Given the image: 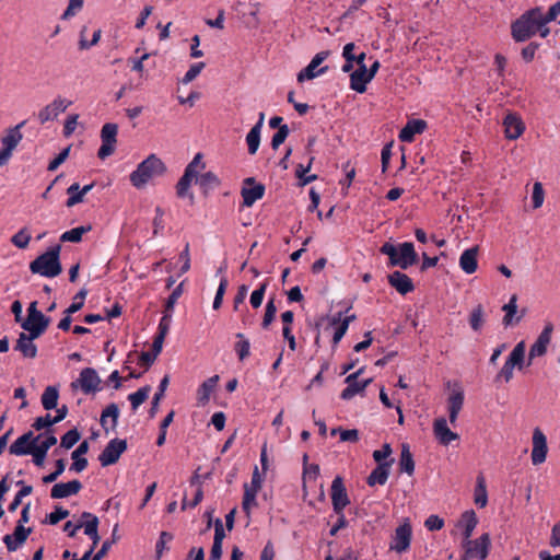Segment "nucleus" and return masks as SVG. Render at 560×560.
<instances>
[{"label":"nucleus","mask_w":560,"mask_h":560,"mask_svg":"<svg viewBox=\"0 0 560 560\" xmlns=\"http://www.w3.org/2000/svg\"><path fill=\"white\" fill-rule=\"evenodd\" d=\"M194 180L192 177L183 174L176 185V195L178 198H188L191 202L194 201V195L190 191V186Z\"/></svg>","instance_id":"nucleus-40"},{"label":"nucleus","mask_w":560,"mask_h":560,"mask_svg":"<svg viewBox=\"0 0 560 560\" xmlns=\"http://www.w3.org/2000/svg\"><path fill=\"white\" fill-rule=\"evenodd\" d=\"M381 253L389 257L392 266H398L401 269H407L415 265L418 258L413 244L410 242L401 243L398 247L390 243H385L381 247Z\"/></svg>","instance_id":"nucleus-4"},{"label":"nucleus","mask_w":560,"mask_h":560,"mask_svg":"<svg viewBox=\"0 0 560 560\" xmlns=\"http://www.w3.org/2000/svg\"><path fill=\"white\" fill-rule=\"evenodd\" d=\"M290 129L288 125H282L279 127L277 132L272 136L271 139V147L273 150H277L287 139L289 136Z\"/></svg>","instance_id":"nucleus-57"},{"label":"nucleus","mask_w":560,"mask_h":560,"mask_svg":"<svg viewBox=\"0 0 560 560\" xmlns=\"http://www.w3.org/2000/svg\"><path fill=\"white\" fill-rule=\"evenodd\" d=\"M78 119H79L78 114H71L67 117L65 125H63V136L65 137L68 138L75 131V129L78 127Z\"/></svg>","instance_id":"nucleus-64"},{"label":"nucleus","mask_w":560,"mask_h":560,"mask_svg":"<svg viewBox=\"0 0 560 560\" xmlns=\"http://www.w3.org/2000/svg\"><path fill=\"white\" fill-rule=\"evenodd\" d=\"M427 129V121L423 119L408 120L405 127L400 130L398 138L402 142H412L416 135L422 133Z\"/></svg>","instance_id":"nucleus-26"},{"label":"nucleus","mask_w":560,"mask_h":560,"mask_svg":"<svg viewBox=\"0 0 560 560\" xmlns=\"http://www.w3.org/2000/svg\"><path fill=\"white\" fill-rule=\"evenodd\" d=\"M545 200V191L542 188L541 183L536 182L533 186V192H532V202L533 208L538 209L542 206Z\"/></svg>","instance_id":"nucleus-56"},{"label":"nucleus","mask_w":560,"mask_h":560,"mask_svg":"<svg viewBox=\"0 0 560 560\" xmlns=\"http://www.w3.org/2000/svg\"><path fill=\"white\" fill-rule=\"evenodd\" d=\"M82 488L79 480H71L69 482L56 483L50 491L52 499H63L77 494Z\"/></svg>","instance_id":"nucleus-29"},{"label":"nucleus","mask_w":560,"mask_h":560,"mask_svg":"<svg viewBox=\"0 0 560 560\" xmlns=\"http://www.w3.org/2000/svg\"><path fill=\"white\" fill-rule=\"evenodd\" d=\"M514 369H515V366L505 360L503 366L501 368V370L499 371V373L495 376V382L503 381L505 383H509L513 378Z\"/></svg>","instance_id":"nucleus-62"},{"label":"nucleus","mask_w":560,"mask_h":560,"mask_svg":"<svg viewBox=\"0 0 560 560\" xmlns=\"http://www.w3.org/2000/svg\"><path fill=\"white\" fill-rule=\"evenodd\" d=\"M31 241V234L26 228L21 229L11 237V242L18 248L24 249L28 246Z\"/></svg>","instance_id":"nucleus-51"},{"label":"nucleus","mask_w":560,"mask_h":560,"mask_svg":"<svg viewBox=\"0 0 560 560\" xmlns=\"http://www.w3.org/2000/svg\"><path fill=\"white\" fill-rule=\"evenodd\" d=\"M433 433L438 442L442 445H448L459 439V435L448 428L447 420L443 417L434 420Z\"/></svg>","instance_id":"nucleus-20"},{"label":"nucleus","mask_w":560,"mask_h":560,"mask_svg":"<svg viewBox=\"0 0 560 560\" xmlns=\"http://www.w3.org/2000/svg\"><path fill=\"white\" fill-rule=\"evenodd\" d=\"M127 442L120 439H114L108 442L103 452L98 456V460L103 467L115 464L120 455L126 451Z\"/></svg>","instance_id":"nucleus-13"},{"label":"nucleus","mask_w":560,"mask_h":560,"mask_svg":"<svg viewBox=\"0 0 560 560\" xmlns=\"http://www.w3.org/2000/svg\"><path fill=\"white\" fill-rule=\"evenodd\" d=\"M71 104L72 102L67 98L56 97L51 103L38 112L37 119L43 125L51 121L63 113Z\"/></svg>","instance_id":"nucleus-15"},{"label":"nucleus","mask_w":560,"mask_h":560,"mask_svg":"<svg viewBox=\"0 0 560 560\" xmlns=\"http://www.w3.org/2000/svg\"><path fill=\"white\" fill-rule=\"evenodd\" d=\"M364 59L365 54L363 51L358 54V68L350 75V88L358 93H364L366 84L372 80V74L368 72Z\"/></svg>","instance_id":"nucleus-9"},{"label":"nucleus","mask_w":560,"mask_h":560,"mask_svg":"<svg viewBox=\"0 0 560 560\" xmlns=\"http://www.w3.org/2000/svg\"><path fill=\"white\" fill-rule=\"evenodd\" d=\"M218 381H219V376L213 375V376L209 377L208 380H206L199 386V388L197 390V400H198L199 405L203 406L209 401L210 396L213 393Z\"/></svg>","instance_id":"nucleus-36"},{"label":"nucleus","mask_w":560,"mask_h":560,"mask_svg":"<svg viewBox=\"0 0 560 560\" xmlns=\"http://www.w3.org/2000/svg\"><path fill=\"white\" fill-rule=\"evenodd\" d=\"M464 389L458 383H455L450 396L447 397V411L451 424L456 423L458 415L464 406Z\"/></svg>","instance_id":"nucleus-17"},{"label":"nucleus","mask_w":560,"mask_h":560,"mask_svg":"<svg viewBox=\"0 0 560 560\" xmlns=\"http://www.w3.org/2000/svg\"><path fill=\"white\" fill-rule=\"evenodd\" d=\"M525 341H520L511 351L506 361L517 368L518 370L523 369L524 359H525Z\"/></svg>","instance_id":"nucleus-39"},{"label":"nucleus","mask_w":560,"mask_h":560,"mask_svg":"<svg viewBox=\"0 0 560 560\" xmlns=\"http://www.w3.org/2000/svg\"><path fill=\"white\" fill-rule=\"evenodd\" d=\"M82 518H85L84 534L92 539V546L95 548L101 539L98 535V518L90 512H83Z\"/></svg>","instance_id":"nucleus-33"},{"label":"nucleus","mask_w":560,"mask_h":560,"mask_svg":"<svg viewBox=\"0 0 560 560\" xmlns=\"http://www.w3.org/2000/svg\"><path fill=\"white\" fill-rule=\"evenodd\" d=\"M49 323L50 318L38 311L37 302L33 301L27 307V317L21 326L24 330L33 332L34 337H40L46 331Z\"/></svg>","instance_id":"nucleus-5"},{"label":"nucleus","mask_w":560,"mask_h":560,"mask_svg":"<svg viewBox=\"0 0 560 560\" xmlns=\"http://www.w3.org/2000/svg\"><path fill=\"white\" fill-rule=\"evenodd\" d=\"M330 492L334 512L340 514L350 503L343 480L340 476H337L332 480Z\"/></svg>","instance_id":"nucleus-14"},{"label":"nucleus","mask_w":560,"mask_h":560,"mask_svg":"<svg viewBox=\"0 0 560 560\" xmlns=\"http://www.w3.org/2000/svg\"><path fill=\"white\" fill-rule=\"evenodd\" d=\"M502 311L504 312L503 325L505 327L511 326L514 322V316L517 312V295L513 294L510 301L503 305Z\"/></svg>","instance_id":"nucleus-42"},{"label":"nucleus","mask_w":560,"mask_h":560,"mask_svg":"<svg viewBox=\"0 0 560 560\" xmlns=\"http://www.w3.org/2000/svg\"><path fill=\"white\" fill-rule=\"evenodd\" d=\"M548 452L547 439L544 432L536 428L533 432L532 463L540 465L546 460Z\"/></svg>","instance_id":"nucleus-19"},{"label":"nucleus","mask_w":560,"mask_h":560,"mask_svg":"<svg viewBox=\"0 0 560 560\" xmlns=\"http://www.w3.org/2000/svg\"><path fill=\"white\" fill-rule=\"evenodd\" d=\"M236 337L240 339V341L235 345V351L238 359L244 361L249 355L250 343L242 332L236 334Z\"/></svg>","instance_id":"nucleus-52"},{"label":"nucleus","mask_w":560,"mask_h":560,"mask_svg":"<svg viewBox=\"0 0 560 560\" xmlns=\"http://www.w3.org/2000/svg\"><path fill=\"white\" fill-rule=\"evenodd\" d=\"M60 245L50 247L47 252L39 255L30 264V270L32 273L39 275L46 278H55L62 271L60 264Z\"/></svg>","instance_id":"nucleus-3"},{"label":"nucleus","mask_w":560,"mask_h":560,"mask_svg":"<svg viewBox=\"0 0 560 560\" xmlns=\"http://www.w3.org/2000/svg\"><path fill=\"white\" fill-rule=\"evenodd\" d=\"M504 136L509 140L518 139L525 131V124L516 113H508L503 118Z\"/></svg>","instance_id":"nucleus-18"},{"label":"nucleus","mask_w":560,"mask_h":560,"mask_svg":"<svg viewBox=\"0 0 560 560\" xmlns=\"http://www.w3.org/2000/svg\"><path fill=\"white\" fill-rule=\"evenodd\" d=\"M389 466L390 462L378 464L368 477V485L371 487L376 485H385L389 476Z\"/></svg>","instance_id":"nucleus-34"},{"label":"nucleus","mask_w":560,"mask_h":560,"mask_svg":"<svg viewBox=\"0 0 560 560\" xmlns=\"http://www.w3.org/2000/svg\"><path fill=\"white\" fill-rule=\"evenodd\" d=\"M313 161H314V158L311 156L306 166H304L303 164H299L296 166L295 175L300 179L301 186H305V185L314 182L317 178V176L314 174L307 175V173L310 172V170L312 167Z\"/></svg>","instance_id":"nucleus-43"},{"label":"nucleus","mask_w":560,"mask_h":560,"mask_svg":"<svg viewBox=\"0 0 560 560\" xmlns=\"http://www.w3.org/2000/svg\"><path fill=\"white\" fill-rule=\"evenodd\" d=\"M363 373V368L346 377L347 387L341 392L340 397L345 400L353 398L357 394L362 393L361 382L358 381L359 375Z\"/></svg>","instance_id":"nucleus-32"},{"label":"nucleus","mask_w":560,"mask_h":560,"mask_svg":"<svg viewBox=\"0 0 560 560\" xmlns=\"http://www.w3.org/2000/svg\"><path fill=\"white\" fill-rule=\"evenodd\" d=\"M72 387H79L84 394L96 393L101 390V378L97 372L92 368L83 369L79 377L72 382Z\"/></svg>","instance_id":"nucleus-10"},{"label":"nucleus","mask_w":560,"mask_h":560,"mask_svg":"<svg viewBox=\"0 0 560 560\" xmlns=\"http://www.w3.org/2000/svg\"><path fill=\"white\" fill-rule=\"evenodd\" d=\"M37 338L33 336V332H21L14 349L21 352L24 358L34 359L37 355V347L34 340Z\"/></svg>","instance_id":"nucleus-25"},{"label":"nucleus","mask_w":560,"mask_h":560,"mask_svg":"<svg viewBox=\"0 0 560 560\" xmlns=\"http://www.w3.org/2000/svg\"><path fill=\"white\" fill-rule=\"evenodd\" d=\"M328 55H329L328 51L317 52L313 57L311 62L303 70H301L299 72L298 81L304 82V81L313 80V79L324 74L327 71L328 67H322L319 69H318V67L326 60Z\"/></svg>","instance_id":"nucleus-12"},{"label":"nucleus","mask_w":560,"mask_h":560,"mask_svg":"<svg viewBox=\"0 0 560 560\" xmlns=\"http://www.w3.org/2000/svg\"><path fill=\"white\" fill-rule=\"evenodd\" d=\"M245 184L252 185L242 189L243 205L253 206L257 200L261 199L265 194V187L261 184H255V179L249 177L245 179Z\"/></svg>","instance_id":"nucleus-24"},{"label":"nucleus","mask_w":560,"mask_h":560,"mask_svg":"<svg viewBox=\"0 0 560 560\" xmlns=\"http://www.w3.org/2000/svg\"><path fill=\"white\" fill-rule=\"evenodd\" d=\"M412 528L408 520L400 524L393 535L389 549L398 553L407 551L410 547Z\"/></svg>","instance_id":"nucleus-11"},{"label":"nucleus","mask_w":560,"mask_h":560,"mask_svg":"<svg viewBox=\"0 0 560 560\" xmlns=\"http://www.w3.org/2000/svg\"><path fill=\"white\" fill-rule=\"evenodd\" d=\"M547 24L541 8L536 7L524 12L512 23L511 35H548L550 30Z\"/></svg>","instance_id":"nucleus-1"},{"label":"nucleus","mask_w":560,"mask_h":560,"mask_svg":"<svg viewBox=\"0 0 560 560\" xmlns=\"http://www.w3.org/2000/svg\"><path fill=\"white\" fill-rule=\"evenodd\" d=\"M260 133H261V129H259V125H255L246 136L248 153L252 155L255 154L259 148Z\"/></svg>","instance_id":"nucleus-45"},{"label":"nucleus","mask_w":560,"mask_h":560,"mask_svg":"<svg viewBox=\"0 0 560 560\" xmlns=\"http://www.w3.org/2000/svg\"><path fill=\"white\" fill-rule=\"evenodd\" d=\"M388 282L402 295L413 291L415 289L411 278L400 271H394L390 273L388 276Z\"/></svg>","instance_id":"nucleus-30"},{"label":"nucleus","mask_w":560,"mask_h":560,"mask_svg":"<svg viewBox=\"0 0 560 560\" xmlns=\"http://www.w3.org/2000/svg\"><path fill=\"white\" fill-rule=\"evenodd\" d=\"M553 330L552 324H547L539 336L537 337L536 341L532 345L529 352H528V363L527 365L532 364V361L535 358H539L546 354L548 346L551 341V334Z\"/></svg>","instance_id":"nucleus-16"},{"label":"nucleus","mask_w":560,"mask_h":560,"mask_svg":"<svg viewBox=\"0 0 560 560\" xmlns=\"http://www.w3.org/2000/svg\"><path fill=\"white\" fill-rule=\"evenodd\" d=\"M150 393L151 387L147 385L128 396V400L130 401L133 411H136L138 407L148 399Z\"/></svg>","instance_id":"nucleus-44"},{"label":"nucleus","mask_w":560,"mask_h":560,"mask_svg":"<svg viewBox=\"0 0 560 560\" xmlns=\"http://www.w3.org/2000/svg\"><path fill=\"white\" fill-rule=\"evenodd\" d=\"M150 57L149 52H142L138 57H131L128 58L127 63L129 65L130 69L137 73H139V77L143 78L144 72V61L148 60Z\"/></svg>","instance_id":"nucleus-49"},{"label":"nucleus","mask_w":560,"mask_h":560,"mask_svg":"<svg viewBox=\"0 0 560 560\" xmlns=\"http://www.w3.org/2000/svg\"><path fill=\"white\" fill-rule=\"evenodd\" d=\"M80 440V433L77 429L69 430L62 438L60 445L61 447L69 450Z\"/></svg>","instance_id":"nucleus-60"},{"label":"nucleus","mask_w":560,"mask_h":560,"mask_svg":"<svg viewBox=\"0 0 560 560\" xmlns=\"http://www.w3.org/2000/svg\"><path fill=\"white\" fill-rule=\"evenodd\" d=\"M56 443L57 439L52 434L47 435L39 444L37 442L34 443L30 454L33 456V462L36 466L42 467L44 465L48 450Z\"/></svg>","instance_id":"nucleus-23"},{"label":"nucleus","mask_w":560,"mask_h":560,"mask_svg":"<svg viewBox=\"0 0 560 560\" xmlns=\"http://www.w3.org/2000/svg\"><path fill=\"white\" fill-rule=\"evenodd\" d=\"M119 409L116 404L108 405L101 415V425L108 432L114 431L117 427Z\"/></svg>","instance_id":"nucleus-31"},{"label":"nucleus","mask_w":560,"mask_h":560,"mask_svg":"<svg viewBox=\"0 0 560 560\" xmlns=\"http://www.w3.org/2000/svg\"><path fill=\"white\" fill-rule=\"evenodd\" d=\"M25 121L16 125L13 128H10L7 131V135L1 139V149H0V166H4L12 156L14 149L21 142L23 136L20 131L21 127H23Z\"/></svg>","instance_id":"nucleus-6"},{"label":"nucleus","mask_w":560,"mask_h":560,"mask_svg":"<svg viewBox=\"0 0 560 560\" xmlns=\"http://www.w3.org/2000/svg\"><path fill=\"white\" fill-rule=\"evenodd\" d=\"M31 533L32 528H25L24 526L16 525L13 534H8L3 537V542L8 551L13 552L20 549Z\"/></svg>","instance_id":"nucleus-21"},{"label":"nucleus","mask_w":560,"mask_h":560,"mask_svg":"<svg viewBox=\"0 0 560 560\" xmlns=\"http://www.w3.org/2000/svg\"><path fill=\"white\" fill-rule=\"evenodd\" d=\"M474 502L478 508H485L488 503V493L486 480L483 476L477 477L476 488L474 492Z\"/></svg>","instance_id":"nucleus-37"},{"label":"nucleus","mask_w":560,"mask_h":560,"mask_svg":"<svg viewBox=\"0 0 560 560\" xmlns=\"http://www.w3.org/2000/svg\"><path fill=\"white\" fill-rule=\"evenodd\" d=\"M89 451L88 441H83L71 454L73 463L71 465V470L77 472H81L88 467V459L82 457Z\"/></svg>","instance_id":"nucleus-35"},{"label":"nucleus","mask_w":560,"mask_h":560,"mask_svg":"<svg viewBox=\"0 0 560 560\" xmlns=\"http://www.w3.org/2000/svg\"><path fill=\"white\" fill-rule=\"evenodd\" d=\"M478 246L465 249L459 257V267L467 273H474L478 268Z\"/></svg>","instance_id":"nucleus-28"},{"label":"nucleus","mask_w":560,"mask_h":560,"mask_svg":"<svg viewBox=\"0 0 560 560\" xmlns=\"http://www.w3.org/2000/svg\"><path fill=\"white\" fill-rule=\"evenodd\" d=\"M257 493H258V491L245 488L242 506H243V510L247 514H249L250 513V509L254 505H256V495H257Z\"/></svg>","instance_id":"nucleus-61"},{"label":"nucleus","mask_w":560,"mask_h":560,"mask_svg":"<svg viewBox=\"0 0 560 560\" xmlns=\"http://www.w3.org/2000/svg\"><path fill=\"white\" fill-rule=\"evenodd\" d=\"M399 468L409 476L415 471V462L408 444L401 445Z\"/></svg>","instance_id":"nucleus-38"},{"label":"nucleus","mask_w":560,"mask_h":560,"mask_svg":"<svg viewBox=\"0 0 560 560\" xmlns=\"http://www.w3.org/2000/svg\"><path fill=\"white\" fill-rule=\"evenodd\" d=\"M40 435L34 436L32 431H28L27 433H24L20 438H18L11 445H10V453L12 455L22 456L27 455L32 451V447L35 442L39 440Z\"/></svg>","instance_id":"nucleus-22"},{"label":"nucleus","mask_w":560,"mask_h":560,"mask_svg":"<svg viewBox=\"0 0 560 560\" xmlns=\"http://www.w3.org/2000/svg\"><path fill=\"white\" fill-rule=\"evenodd\" d=\"M266 289L267 283H261L258 289L252 292L249 302L254 308H258L261 305Z\"/></svg>","instance_id":"nucleus-63"},{"label":"nucleus","mask_w":560,"mask_h":560,"mask_svg":"<svg viewBox=\"0 0 560 560\" xmlns=\"http://www.w3.org/2000/svg\"><path fill=\"white\" fill-rule=\"evenodd\" d=\"M67 194L69 195V198L67 199L66 205L69 208L83 201L84 197L80 190V185L78 183L70 185L67 189Z\"/></svg>","instance_id":"nucleus-50"},{"label":"nucleus","mask_w":560,"mask_h":560,"mask_svg":"<svg viewBox=\"0 0 560 560\" xmlns=\"http://www.w3.org/2000/svg\"><path fill=\"white\" fill-rule=\"evenodd\" d=\"M485 323V312L482 305L472 308L469 315V325L474 331H479Z\"/></svg>","instance_id":"nucleus-46"},{"label":"nucleus","mask_w":560,"mask_h":560,"mask_svg":"<svg viewBox=\"0 0 560 560\" xmlns=\"http://www.w3.org/2000/svg\"><path fill=\"white\" fill-rule=\"evenodd\" d=\"M462 546L466 551V558L485 560L490 551L491 538L488 533H485L477 539L463 541Z\"/></svg>","instance_id":"nucleus-7"},{"label":"nucleus","mask_w":560,"mask_h":560,"mask_svg":"<svg viewBox=\"0 0 560 560\" xmlns=\"http://www.w3.org/2000/svg\"><path fill=\"white\" fill-rule=\"evenodd\" d=\"M201 160H202V154L197 153L194 156V159L189 162V164L186 166L184 174L198 180L197 176H198L199 170L205 168V164L202 163Z\"/></svg>","instance_id":"nucleus-48"},{"label":"nucleus","mask_w":560,"mask_h":560,"mask_svg":"<svg viewBox=\"0 0 560 560\" xmlns=\"http://www.w3.org/2000/svg\"><path fill=\"white\" fill-rule=\"evenodd\" d=\"M166 172V165L155 154H150L145 160L138 164L137 168L130 174V182L133 187H144L153 177L161 176Z\"/></svg>","instance_id":"nucleus-2"},{"label":"nucleus","mask_w":560,"mask_h":560,"mask_svg":"<svg viewBox=\"0 0 560 560\" xmlns=\"http://www.w3.org/2000/svg\"><path fill=\"white\" fill-rule=\"evenodd\" d=\"M118 126L114 122L103 125L101 130L102 145L98 149L97 156L105 160L116 150Z\"/></svg>","instance_id":"nucleus-8"},{"label":"nucleus","mask_w":560,"mask_h":560,"mask_svg":"<svg viewBox=\"0 0 560 560\" xmlns=\"http://www.w3.org/2000/svg\"><path fill=\"white\" fill-rule=\"evenodd\" d=\"M90 230H91V226L73 228L69 231L63 232L60 236V241L78 243L82 240L83 234L89 232Z\"/></svg>","instance_id":"nucleus-47"},{"label":"nucleus","mask_w":560,"mask_h":560,"mask_svg":"<svg viewBox=\"0 0 560 560\" xmlns=\"http://www.w3.org/2000/svg\"><path fill=\"white\" fill-rule=\"evenodd\" d=\"M477 524L478 517L474 510H467L460 515V518L457 522L456 527L462 529V535L464 538L463 541L470 539Z\"/></svg>","instance_id":"nucleus-27"},{"label":"nucleus","mask_w":560,"mask_h":560,"mask_svg":"<svg viewBox=\"0 0 560 560\" xmlns=\"http://www.w3.org/2000/svg\"><path fill=\"white\" fill-rule=\"evenodd\" d=\"M59 398L58 389L55 386H48L45 388L42 395V405L44 409L51 410L57 407Z\"/></svg>","instance_id":"nucleus-41"},{"label":"nucleus","mask_w":560,"mask_h":560,"mask_svg":"<svg viewBox=\"0 0 560 560\" xmlns=\"http://www.w3.org/2000/svg\"><path fill=\"white\" fill-rule=\"evenodd\" d=\"M341 313L338 314V318H332L331 324L337 325L334 336H332V342L334 345H337L342 337L346 335L348 327L347 322H340Z\"/></svg>","instance_id":"nucleus-55"},{"label":"nucleus","mask_w":560,"mask_h":560,"mask_svg":"<svg viewBox=\"0 0 560 560\" xmlns=\"http://www.w3.org/2000/svg\"><path fill=\"white\" fill-rule=\"evenodd\" d=\"M198 182L200 186L205 189H212L220 185V179L213 172L203 173L198 178Z\"/></svg>","instance_id":"nucleus-54"},{"label":"nucleus","mask_w":560,"mask_h":560,"mask_svg":"<svg viewBox=\"0 0 560 560\" xmlns=\"http://www.w3.org/2000/svg\"><path fill=\"white\" fill-rule=\"evenodd\" d=\"M167 385H168V376H164L161 382H160V385H159V390L154 394V397H153V400H152V407H151V410H150V415L151 417H153L158 410V407H159V404H160V400L163 398L164 396V393L167 388Z\"/></svg>","instance_id":"nucleus-53"},{"label":"nucleus","mask_w":560,"mask_h":560,"mask_svg":"<svg viewBox=\"0 0 560 560\" xmlns=\"http://www.w3.org/2000/svg\"><path fill=\"white\" fill-rule=\"evenodd\" d=\"M276 313H277V306L275 304V299H270L266 304L265 315H264L262 323H261L264 328H267L272 323V320L275 319Z\"/></svg>","instance_id":"nucleus-59"},{"label":"nucleus","mask_w":560,"mask_h":560,"mask_svg":"<svg viewBox=\"0 0 560 560\" xmlns=\"http://www.w3.org/2000/svg\"><path fill=\"white\" fill-rule=\"evenodd\" d=\"M205 66H206L205 62H201V61L192 63L189 67L188 71L183 77L182 83L188 84L189 82L194 81L200 74V72L202 71Z\"/></svg>","instance_id":"nucleus-58"}]
</instances>
